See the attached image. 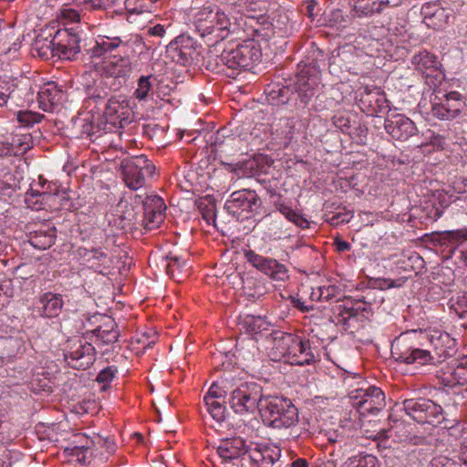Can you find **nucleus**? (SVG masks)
<instances>
[{"label": "nucleus", "mask_w": 467, "mask_h": 467, "mask_svg": "<svg viewBox=\"0 0 467 467\" xmlns=\"http://www.w3.org/2000/svg\"><path fill=\"white\" fill-rule=\"evenodd\" d=\"M145 45L140 35L120 36H99L94 44L87 50L91 57L108 55L104 61L101 74L107 78L114 79L115 88L125 84L132 72L131 56L135 47Z\"/></svg>", "instance_id": "nucleus-1"}, {"label": "nucleus", "mask_w": 467, "mask_h": 467, "mask_svg": "<svg viewBox=\"0 0 467 467\" xmlns=\"http://www.w3.org/2000/svg\"><path fill=\"white\" fill-rule=\"evenodd\" d=\"M142 219H138V214L133 206L128 202L120 201L113 214V220L109 221L117 229L129 230L135 224L140 223L146 230L151 231L160 227L164 222L166 205L164 201L157 196H148L143 201Z\"/></svg>", "instance_id": "nucleus-2"}, {"label": "nucleus", "mask_w": 467, "mask_h": 467, "mask_svg": "<svg viewBox=\"0 0 467 467\" xmlns=\"http://www.w3.org/2000/svg\"><path fill=\"white\" fill-rule=\"evenodd\" d=\"M251 36V39L244 40L236 47L224 49L218 57L220 62H216L213 70L232 77L235 70L248 69L259 62L262 57L259 42L265 39V36L260 27L254 28Z\"/></svg>", "instance_id": "nucleus-3"}, {"label": "nucleus", "mask_w": 467, "mask_h": 467, "mask_svg": "<svg viewBox=\"0 0 467 467\" xmlns=\"http://www.w3.org/2000/svg\"><path fill=\"white\" fill-rule=\"evenodd\" d=\"M428 332L407 330L392 343V356L400 363L420 366L434 365L438 360L428 348Z\"/></svg>", "instance_id": "nucleus-4"}, {"label": "nucleus", "mask_w": 467, "mask_h": 467, "mask_svg": "<svg viewBox=\"0 0 467 467\" xmlns=\"http://www.w3.org/2000/svg\"><path fill=\"white\" fill-rule=\"evenodd\" d=\"M260 414L264 424L273 429H288L299 421L297 408L282 395H265Z\"/></svg>", "instance_id": "nucleus-5"}, {"label": "nucleus", "mask_w": 467, "mask_h": 467, "mask_svg": "<svg viewBox=\"0 0 467 467\" xmlns=\"http://www.w3.org/2000/svg\"><path fill=\"white\" fill-rule=\"evenodd\" d=\"M263 387L254 382H243L230 393L228 403L230 408L240 415L260 411L263 399H265Z\"/></svg>", "instance_id": "nucleus-6"}, {"label": "nucleus", "mask_w": 467, "mask_h": 467, "mask_svg": "<svg viewBox=\"0 0 467 467\" xmlns=\"http://www.w3.org/2000/svg\"><path fill=\"white\" fill-rule=\"evenodd\" d=\"M402 405L405 413L419 424H430L437 427L445 420L441 406L431 399L407 398L402 401Z\"/></svg>", "instance_id": "nucleus-7"}, {"label": "nucleus", "mask_w": 467, "mask_h": 467, "mask_svg": "<svg viewBox=\"0 0 467 467\" xmlns=\"http://www.w3.org/2000/svg\"><path fill=\"white\" fill-rule=\"evenodd\" d=\"M216 452L214 467H246L249 463L250 445L239 436L220 441Z\"/></svg>", "instance_id": "nucleus-8"}, {"label": "nucleus", "mask_w": 467, "mask_h": 467, "mask_svg": "<svg viewBox=\"0 0 467 467\" xmlns=\"http://www.w3.org/2000/svg\"><path fill=\"white\" fill-rule=\"evenodd\" d=\"M122 180L131 190H139L146 183V178L153 175L155 165L145 155L124 159L120 164Z\"/></svg>", "instance_id": "nucleus-9"}, {"label": "nucleus", "mask_w": 467, "mask_h": 467, "mask_svg": "<svg viewBox=\"0 0 467 467\" xmlns=\"http://www.w3.org/2000/svg\"><path fill=\"white\" fill-rule=\"evenodd\" d=\"M202 47L197 40L187 35H180L166 46L168 56L176 64L190 67L198 64Z\"/></svg>", "instance_id": "nucleus-10"}, {"label": "nucleus", "mask_w": 467, "mask_h": 467, "mask_svg": "<svg viewBox=\"0 0 467 467\" xmlns=\"http://www.w3.org/2000/svg\"><path fill=\"white\" fill-rule=\"evenodd\" d=\"M464 97L458 91H450L441 97L435 95L431 99V115L440 119L451 121L460 116L466 115Z\"/></svg>", "instance_id": "nucleus-11"}, {"label": "nucleus", "mask_w": 467, "mask_h": 467, "mask_svg": "<svg viewBox=\"0 0 467 467\" xmlns=\"http://www.w3.org/2000/svg\"><path fill=\"white\" fill-rule=\"evenodd\" d=\"M63 352L65 361L67 365L78 370L88 368L96 359L94 346L80 337L68 339Z\"/></svg>", "instance_id": "nucleus-12"}, {"label": "nucleus", "mask_w": 467, "mask_h": 467, "mask_svg": "<svg viewBox=\"0 0 467 467\" xmlns=\"http://www.w3.org/2000/svg\"><path fill=\"white\" fill-rule=\"evenodd\" d=\"M331 311V318L334 323L337 325L341 324L348 327L351 321L359 323L368 319L370 307L361 301L353 300L350 297H344L337 299Z\"/></svg>", "instance_id": "nucleus-13"}, {"label": "nucleus", "mask_w": 467, "mask_h": 467, "mask_svg": "<svg viewBox=\"0 0 467 467\" xmlns=\"http://www.w3.org/2000/svg\"><path fill=\"white\" fill-rule=\"evenodd\" d=\"M261 204L262 202L254 191L243 189L234 192L224 207L233 216L240 218L244 213H257Z\"/></svg>", "instance_id": "nucleus-14"}, {"label": "nucleus", "mask_w": 467, "mask_h": 467, "mask_svg": "<svg viewBox=\"0 0 467 467\" xmlns=\"http://www.w3.org/2000/svg\"><path fill=\"white\" fill-rule=\"evenodd\" d=\"M349 395L363 413L377 414L386 405L384 392L375 386L356 389Z\"/></svg>", "instance_id": "nucleus-15"}, {"label": "nucleus", "mask_w": 467, "mask_h": 467, "mask_svg": "<svg viewBox=\"0 0 467 467\" xmlns=\"http://www.w3.org/2000/svg\"><path fill=\"white\" fill-rule=\"evenodd\" d=\"M300 343V337L292 333L275 332L273 338V347L270 356L275 361L285 360L295 365L293 358L296 357V350Z\"/></svg>", "instance_id": "nucleus-16"}, {"label": "nucleus", "mask_w": 467, "mask_h": 467, "mask_svg": "<svg viewBox=\"0 0 467 467\" xmlns=\"http://www.w3.org/2000/svg\"><path fill=\"white\" fill-rule=\"evenodd\" d=\"M244 257L254 268L275 281L285 282L289 278L286 266L274 258L265 257L253 250L246 251Z\"/></svg>", "instance_id": "nucleus-17"}, {"label": "nucleus", "mask_w": 467, "mask_h": 467, "mask_svg": "<svg viewBox=\"0 0 467 467\" xmlns=\"http://www.w3.org/2000/svg\"><path fill=\"white\" fill-rule=\"evenodd\" d=\"M104 117L108 124L115 128H124L132 120L130 102L126 97L119 95L109 99L104 111Z\"/></svg>", "instance_id": "nucleus-18"}, {"label": "nucleus", "mask_w": 467, "mask_h": 467, "mask_svg": "<svg viewBox=\"0 0 467 467\" xmlns=\"http://www.w3.org/2000/svg\"><path fill=\"white\" fill-rule=\"evenodd\" d=\"M57 57L59 59L74 60L80 53V37L71 29H59L54 35Z\"/></svg>", "instance_id": "nucleus-19"}, {"label": "nucleus", "mask_w": 467, "mask_h": 467, "mask_svg": "<svg viewBox=\"0 0 467 467\" xmlns=\"http://www.w3.org/2000/svg\"><path fill=\"white\" fill-rule=\"evenodd\" d=\"M359 108L369 116H377L386 112L389 108V100L385 92L379 87H365L360 94Z\"/></svg>", "instance_id": "nucleus-20"}, {"label": "nucleus", "mask_w": 467, "mask_h": 467, "mask_svg": "<svg viewBox=\"0 0 467 467\" xmlns=\"http://www.w3.org/2000/svg\"><path fill=\"white\" fill-rule=\"evenodd\" d=\"M385 130L394 140L405 141L418 133L416 124L402 114H392L385 119Z\"/></svg>", "instance_id": "nucleus-21"}, {"label": "nucleus", "mask_w": 467, "mask_h": 467, "mask_svg": "<svg viewBox=\"0 0 467 467\" xmlns=\"http://www.w3.org/2000/svg\"><path fill=\"white\" fill-rule=\"evenodd\" d=\"M321 343L320 339L316 336L306 338L300 337L296 357L293 358L295 365L307 366L319 362L322 350Z\"/></svg>", "instance_id": "nucleus-22"}, {"label": "nucleus", "mask_w": 467, "mask_h": 467, "mask_svg": "<svg viewBox=\"0 0 467 467\" xmlns=\"http://www.w3.org/2000/svg\"><path fill=\"white\" fill-rule=\"evenodd\" d=\"M234 24L230 22L224 12H218L215 19H210L208 23L201 25V36H213L214 41L225 39L230 33L234 32Z\"/></svg>", "instance_id": "nucleus-23"}, {"label": "nucleus", "mask_w": 467, "mask_h": 467, "mask_svg": "<svg viewBox=\"0 0 467 467\" xmlns=\"http://www.w3.org/2000/svg\"><path fill=\"white\" fill-rule=\"evenodd\" d=\"M281 450L277 446L255 444L254 448L250 446L249 463L252 462L257 467H273L280 460Z\"/></svg>", "instance_id": "nucleus-24"}, {"label": "nucleus", "mask_w": 467, "mask_h": 467, "mask_svg": "<svg viewBox=\"0 0 467 467\" xmlns=\"http://www.w3.org/2000/svg\"><path fill=\"white\" fill-rule=\"evenodd\" d=\"M411 64L417 71L427 78L431 76L438 77L441 74V64L437 56L427 50H421L414 54L411 57Z\"/></svg>", "instance_id": "nucleus-25"}, {"label": "nucleus", "mask_w": 467, "mask_h": 467, "mask_svg": "<svg viewBox=\"0 0 467 467\" xmlns=\"http://www.w3.org/2000/svg\"><path fill=\"white\" fill-rule=\"evenodd\" d=\"M33 147L29 133L14 134L10 141L0 142V156H22Z\"/></svg>", "instance_id": "nucleus-26"}, {"label": "nucleus", "mask_w": 467, "mask_h": 467, "mask_svg": "<svg viewBox=\"0 0 467 467\" xmlns=\"http://www.w3.org/2000/svg\"><path fill=\"white\" fill-rule=\"evenodd\" d=\"M63 96V91L57 83H45L37 91L39 108L44 111H53L61 103Z\"/></svg>", "instance_id": "nucleus-27"}, {"label": "nucleus", "mask_w": 467, "mask_h": 467, "mask_svg": "<svg viewBox=\"0 0 467 467\" xmlns=\"http://www.w3.org/2000/svg\"><path fill=\"white\" fill-rule=\"evenodd\" d=\"M90 334L95 336L98 341H101L105 345L117 342L119 337L116 322L107 316H104L102 321L90 330Z\"/></svg>", "instance_id": "nucleus-28"}, {"label": "nucleus", "mask_w": 467, "mask_h": 467, "mask_svg": "<svg viewBox=\"0 0 467 467\" xmlns=\"http://www.w3.org/2000/svg\"><path fill=\"white\" fill-rule=\"evenodd\" d=\"M41 316L48 318L57 317L64 306L62 295L47 292L40 296Z\"/></svg>", "instance_id": "nucleus-29"}, {"label": "nucleus", "mask_w": 467, "mask_h": 467, "mask_svg": "<svg viewBox=\"0 0 467 467\" xmlns=\"http://www.w3.org/2000/svg\"><path fill=\"white\" fill-rule=\"evenodd\" d=\"M24 342L17 337H6L0 342V358L3 362H12L25 352Z\"/></svg>", "instance_id": "nucleus-30"}, {"label": "nucleus", "mask_w": 467, "mask_h": 467, "mask_svg": "<svg viewBox=\"0 0 467 467\" xmlns=\"http://www.w3.org/2000/svg\"><path fill=\"white\" fill-rule=\"evenodd\" d=\"M428 348H432L431 352L435 358H441L450 356L449 349L454 342L448 333L439 331L434 332V334L428 333Z\"/></svg>", "instance_id": "nucleus-31"}, {"label": "nucleus", "mask_w": 467, "mask_h": 467, "mask_svg": "<svg viewBox=\"0 0 467 467\" xmlns=\"http://www.w3.org/2000/svg\"><path fill=\"white\" fill-rule=\"evenodd\" d=\"M56 228L45 226L30 234L29 243L35 248L46 250L49 248L56 240Z\"/></svg>", "instance_id": "nucleus-32"}, {"label": "nucleus", "mask_w": 467, "mask_h": 467, "mask_svg": "<svg viewBox=\"0 0 467 467\" xmlns=\"http://www.w3.org/2000/svg\"><path fill=\"white\" fill-rule=\"evenodd\" d=\"M389 0H353L354 11L358 16H370L380 13Z\"/></svg>", "instance_id": "nucleus-33"}, {"label": "nucleus", "mask_w": 467, "mask_h": 467, "mask_svg": "<svg viewBox=\"0 0 467 467\" xmlns=\"http://www.w3.org/2000/svg\"><path fill=\"white\" fill-rule=\"evenodd\" d=\"M296 92L300 100L304 104H307L316 93L317 86L315 77L300 76L296 83Z\"/></svg>", "instance_id": "nucleus-34"}, {"label": "nucleus", "mask_w": 467, "mask_h": 467, "mask_svg": "<svg viewBox=\"0 0 467 467\" xmlns=\"http://www.w3.org/2000/svg\"><path fill=\"white\" fill-rule=\"evenodd\" d=\"M54 36L51 39L38 35L33 44V52L42 59L48 60L57 57Z\"/></svg>", "instance_id": "nucleus-35"}, {"label": "nucleus", "mask_w": 467, "mask_h": 467, "mask_svg": "<svg viewBox=\"0 0 467 467\" xmlns=\"http://www.w3.org/2000/svg\"><path fill=\"white\" fill-rule=\"evenodd\" d=\"M79 438L85 440V443H82L81 445H75L73 447H67L65 449V452L76 457V460L79 463L86 464L89 462L91 454L90 444L93 443V441L87 437L79 436Z\"/></svg>", "instance_id": "nucleus-36"}, {"label": "nucleus", "mask_w": 467, "mask_h": 467, "mask_svg": "<svg viewBox=\"0 0 467 467\" xmlns=\"http://www.w3.org/2000/svg\"><path fill=\"white\" fill-rule=\"evenodd\" d=\"M275 206L288 221L294 223L299 228H308L309 222L300 213L294 211L290 206L281 202H275Z\"/></svg>", "instance_id": "nucleus-37"}, {"label": "nucleus", "mask_w": 467, "mask_h": 467, "mask_svg": "<svg viewBox=\"0 0 467 467\" xmlns=\"http://www.w3.org/2000/svg\"><path fill=\"white\" fill-rule=\"evenodd\" d=\"M151 80H155L152 75L141 76L137 81V88L133 92L134 98L140 101H145L150 96H152L153 85Z\"/></svg>", "instance_id": "nucleus-38"}, {"label": "nucleus", "mask_w": 467, "mask_h": 467, "mask_svg": "<svg viewBox=\"0 0 467 467\" xmlns=\"http://www.w3.org/2000/svg\"><path fill=\"white\" fill-rule=\"evenodd\" d=\"M233 171L238 177H254L259 172V164L255 159H247L237 162L233 168Z\"/></svg>", "instance_id": "nucleus-39"}, {"label": "nucleus", "mask_w": 467, "mask_h": 467, "mask_svg": "<svg viewBox=\"0 0 467 467\" xmlns=\"http://www.w3.org/2000/svg\"><path fill=\"white\" fill-rule=\"evenodd\" d=\"M167 274L177 282H181L182 278L180 277V275L183 272V269L186 267V262L182 260L179 256L173 255L172 254H170L167 256Z\"/></svg>", "instance_id": "nucleus-40"}, {"label": "nucleus", "mask_w": 467, "mask_h": 467, "mask_svg": "<svg viewBox=\"0 0 467 467\" xmlns=\"http://www.w3.org/2000/svg\"><path fill=\"white\" fill-rule=\"evenodd\" d=\"M207 411L217 422H222L225 420L226 406L225 400H203Z\"/></svg>", "instance_id": "nucleus-41"}, {"label": "nucleus", "mask_w": 467, "mask_h": 467, "mask_svg": "<svg viewBox=\"0 0 467 467\" xmlns=\"http://www.w3.org/2000/svg\"><path fill=\"white\" fill-rule=\"evenodd\" d=\"M79 254L83 257H87V262L95 269L108 262L107 254L99 248H94L91 250L83 249V252H80Z\"/></svg>", "instance_id": "nucleus-42"}, {"label": "nucleus", "mask_w": 467, "mask_h": 467, "mask_svg": "<svg viewBox=\"0 0 467 467\" xmlns=\"http://www.w3.org/2000/svg\"><path fill=\"white\" fill-rule=\"evenodd\" d=\"M293 94L294 90L290 87L276 85L269 91V98L276 104H285Z\"/></svg>", "instance_id": "nucleus-43"}, {"label": "nucleus", "mask_w": 467, "mask_h": 467, "mask_svg": "<svg viewBox=\"0 0 467 467\" xmlns=\"http://www.w3.org/2000/svg\"><path fill=\"white\" fill-rule=\"evenodd\" d=\"M378 460L371 454H359L349 458L343 467H376Z\"/></svg>", "instance_id": "nucleus-44"}, {"label": "nucleus", "mask_w": 467, "mask_h": 467, "mask_svg": "<svg viewBox=\"0 0 467 467\" xmlns=\"http://www.w3.org/2000/svg\"><path fill=\"white\" fill-rule=\"evenodd\" d=\"M227 387L223 379L213 382L203 400H225Z\"/></svg>", "instance_id": "nucleus-45"}, {"label": "nucleus", "mask_w": 467, "mask_h": 467, "mask_svg": "<svg viewBox=\"0 0 467 467\" xmlns=\"http://www.w3.org/2000/svg\"><path fill=\"white\" fill-rule=\"evenodd\" d=\"M244 326L247 332L257 334L266 329V322L261 317L247 316L244 320Z\"/></svg>", "instance_id": "nucleus-46"}, {"label": "nucleus", "mask_w": 467, "mask_h": 467, "mask_svg": "<svg viewBox=\"0 0 467 467\" xmlns=\"http://www.w3.org/2000/svg\"><path fill=\"white\" fill-rule=\"evenodd\" d=\"M198 209L202 218L210 223L215 220V202L211 200H201L198 202Z\"/></svg>", "instance_id": "nucleus-47"}, {"label": "nucleus", "mask_w": 467, "mask_h": 467, "mask_svg": "<svg viewBox=\"0 0 467 467\" xmlns=\"http://www.w3.org/2000/svg\"><path fill=\"white\" fill-rule=\"evenodd\" d=\"M236 4L243 8V12L246 11L261 15L265 11V3L261 0H238Z\"/></svg>", "instance_id": "nucleus-48"}, {"label": "nucleus", "mask_w": 467, "mask_h": 467, "mask_svg": "<svg viewBox=\"0 0 467 467\" xmlns=\"http://www.w3.org/2000/svg\"><path fill=\"white\" fill-rule=\"evenodd\" d=\"M43 118L44 115L29 110H20L17 113L18 122L26 127L41 122Z\"/></svg>", "instance_id": "nucleus-49"}, {"label": "nucleus", "mask_w": 467, "mask_h": 467, "mask_svg": "<svg viewBox=\"0 0 467 467\" xmlns=\"http://www.w3.org/2000/svg\"><path fill=\"white\" fill-rule=\"evenodd\" d=\"M450 302L451 308L453 309L460 317L464 318L467 317V293L457 296L455 298L452 297Z\"/></svg>", "instance_id": "nucleus-50"}, {"label": "nucleus", "mask_w": 467, "mask_h": 467, "mask_svg": "<svg viewBox=\"0 0 467 467\" xmlns=\"http://www.w3.org/2000/svg\"><path fill=\"white\" fill-rule=\"evenodd\" d=\"M443 240L452 245H460L467 241V229L447 231L443 234Z\"/></svg>", "instance_id": "nucleus-51"}, {"label": "nucleus", "mask_w": 467, "mask_h": 467, "mask_svg": "<svg viewBox=\"0 0 467 467\" xmlns=\"http://www.w3.org/2000/svg\"><path fill=\"white\" fill-rule=\"evenodd\" d=\"M73 2L82 10L91 12L105 9L108 0H73Z\"/></svg>", "instance_id": "nucleus-52"}, {"label": "nucleus", "mask_w": 467, "mask_h": 467, "mask_svg": "<svg viewBox=\"0 0 467 467\" xmlns=\"http://www.w3.org/2000/svg\"><path fill=\"white\" fill-rule=\"evenodd\" d=\"M421 11L425 16V18H432V17H442L445 16L448 18V16H446L445 10L440 6V5L436 3H426L422 5Z\"/></svg>", "instance_id": "nucleus-53"}, {"label": "nucleus", "mask_w": 467, "mask_h": 467, "mask_svg": "<svg viewBox=\"0 0 467 467\" xmlns=\"http://www.w3.org/2000/svg\"><path fill=\"white\" fill-rule=\"evenodd\" d=\"M320 294L319 296L322 297V301L329 302L335 299H341L340 296V289L337 285H322L320 286Z\"/></svg>", "instance_id": "nucleus-54"}, {"label": "nucleus", "mask_w": 467, "mask_h": 467, "mask_svg": "<svg viewBox=\"0 0 467 467\" xmlns=\"http://www.w3.org/2000/svg\"><path fill=\"white\" fill-rule=\"evenodd\" d=\"M15 85L8 81L0 79V107L5 106L9 99H13Z\"/></svg>", "instance_id": "nucleus-55"}, {"label": "nucleus", "mask_w": 467, "mask_h": 467, "mask_svg": "<svg viewBox=\"0 0 467 467\" xmlns=\"http://www.w3.org/2000/svg\"><path fill=\"white\" fill-rule=\"evenodd\" d=\"M218 12H220L219 9H217L216 12H213L209 7H204L201 11L198 12L196 15V28L201 33V25H204L208 23V21L211 19H215L216 16H218Z\"/></svg>", "instance_id": "nucleus-56"}, {"label": "nucleus", "mask_w": 467, "mask_h": 467, "mask_svg": "<svg viewBox=\"0 0 467 467\" xmlns=\"http://www.w3.org/2000/svg\"><path fill=\"white\" fill-rule=\"evenodd\" d=\"M117 372L116 368L109 366L102 369L97 376V381L103 384L102 389L105 390L109 384L112 381Z\"/></svg>", "instance_id": "nucleus-57"}, {"label": "nucleus", "mask_w": 467, "mask_h": 467, "mask_svg": "<svg viewBox=\"0 0 467 467\" xmlns=\"http://www.w3.org/2000/svg\"><path fill=\"white\" fill-rule=\"evenodd\" d=\"M134 340L141 345L143 348H151L157 340V334L153 331L137 334Z\"/></svg>", "instance_id": "nucleus-58"}, {"label": "nucleus", "mask_w": 467, "mask_h": 467, "mask_svg": "<svg viewBox=\"0 0 467 467\" xmlns=\"http://www.w3.org/2000/svg\"><path fill=\"white\" fill-rule=\"evenodd\" d=\"M332 122L335 127L339 129L343 133L348 134L351 136V125L350 120L344 114H336L332 118Z\"/></svg>", "instance_id": "nucleus-59"}, {"label": "nucleus", "mask_w": 467, "mask_h": 467, "mask_svg": "<svg viewBox=\"0 0 467 467\" xmlns=\"http://www.w3.org/2000/svg\"><path fill=\"white\" fill-rule=\"evenodd\" d=\"M452 377L459 385H465L467 383V359L464 362L461 361L457 365L452 373Z\"/></svg>", "instance_id": "nucleus-60"}, {"label": "nucleus", "mask_w": 467, "mask_h": 467, "mask_svg": "<svg viewBox=\"0 0 467 467\" xmlns=\"http://www.w3.org/2000/svg\"><path fill=\"white\" fill-rule=\"evenodd\" d=\"M50 197H51L50 193H48L47 192H41L39 191L30 189L26 192V202L28 204L29 203L36 204L39 202H42L44 201H47Z\"/></svg>", "instance_id": "nucleus-61"}, {"label": "nucleus", "mask_w": 467, "mask_h": 467, "mask_svg": "<svg viewBox=\"0 0 467 467\" xmlns=\"http://www.w3.org/2000/svg\"><path fill=\"white\" fill-rule=\"evenodd\" d=\"M60 18L66 23L80 22V14L76 9L65 7L60 10Z\"/></svg>", "instance_id": "nucleus-62"}, {"label": "nucleus", "mask_w": 467, "mask_h": 467, "mask_svg": "<svg viewBox=\"0 0 467 467\" xmlns=\"http://www.w3.org/2000/svg\"><path fill=\"white\" fill-rule=\"evenodd\" d=\"M424 211L426 212L427 217L434 222L441 217L443 213V207L441 204V206H436L435 204H426Z\"/></svg>", "instance_id": "nucleus-63"}, {"label": "nucleus", "mask_w": 467, "mask_h": 467, "mask_svg": "<svg viewBox=\"0 0 467 467\" xmlns=\"http://www.w3.org/2000/svg\"><path fill=\"white\" fill-rule=\"evenodd\" d=\"M104 315L101 314H94L92 316H88L83 323L84 327L86 328V334H89L90 330L96 327L103 319Z\"/></svg>", "instance_id": "nucleus-64"}]
</instances>
